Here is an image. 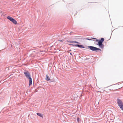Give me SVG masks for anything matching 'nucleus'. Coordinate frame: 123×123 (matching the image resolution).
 Here are the masks:
<instances>
[{"mask_svg": "<svg viewBox=\"0 0 123 123\" xmlns=\"http://www.w3.org/2000/svg\"><path fill=\"white\" fill-rule=\"evenodd\" d=\"M88 47L91 50L96 52H97L98 50H101L100 49L93 46H88Z\"/></svg>", "mask_w": 123, "mask_h": 123, "instance_id": "obj_1", "label": "nucleus"}, {"mask_svg": "<svg viewBox=\"0 0 123 123\" xmlns=\"http://www.w3.org/2000/svg\"><path fill=\"white\" fill-rule=\"evenodd\" d=\"M104 39L103 38H101L100 39L99 42H98V44H97L98 45L99 47L102 49H103L104 48V45L103 44V42L104 41Z\"/></svg>", "mask_w": 123, "mask_h": 123, "instance_id": "obj_2", "label": "nucleus"}, {"mask_svg": "<svg viewBox=\"0 0 123 123\" xmlns=\"http://www.w3.org/2000/svg\"><path fill=\"white\" fill-rule=\"evenodd\" d=\"M117 103L118 106L123 111V103L119 99H117Z\"/></svg>", "mask_w": 123, "mask_h": 123, "instance_id": "obj_3", "label": "nucleus"}, {"mask_svg": "<svg viewBox=\"0 0 123 123\" xmlns=\"http://www.w3.org/2000/svg\"><path fill=\"white\" fill-rule=\"evenodd\" d=\"M7 18L8 19L12 21L13 23L15 24H17V21L12 18L9 16L7 17Z\"/></svg>", "mask_w": 123, "mask_h": 123, "instance_id": "obj_4", "label": "nucleus"}, {"mask_svg": "<svg viewBox=\"0 0 123 123\" xmlns=\"http://www.w3.org/2000/svg\"><path fill=\"white\" fill-rule=\"evenodd\" d=\"M24 73L27 78L31 77L30 73L28 71H26L24 72Z\"/></svg>", "mask_w": 123, "mask_h": 123, "instance_id": "obj_5", "label": "nucleus"}, {"mask_svg": "<svg viewBox=\"0 0 123 123\" xmlns=\"http://www.w3.org/2000/svg\"><path fill=\"white\" fill-rule=\"evenodd\" d=\"M29 79V86H30L32 84V79L31 77L28 78Z\"/></svg>", "mask_w": 123, "mask_h": 123, "instance_id": "obj_6", "label": "nucleus"}, {"mask_svg": "<svg viewBox=\"0 0 123 123\" xmlns=\"http://www.w3.org/2000/svg\"><path fill=\"white\" fill-rule=\"evenodd\" d=\"M37 114L38 116L43 118V116L42 114L40 113H37Z\"/></svg>", "mask_w": 123, "mask_h": 123, "instance_id": "obj_7", "label": "nucleus"}, {"mask_svg": "<svg viewBox=\"0 0 123 123\" xmlns=\"http://www.w3.org/2000/svg\"><path fill=\"white\" fill-rule=\"evenodd\" d=\"M46 79L47 81H49L50 80V79L49 77L47 75H46Z\"/></svg>", "mask_w": 123, "mask_h": 123, "instance_id": "obj_8", "label": "nucleus"}, {"mask_svg": "<svg viewBox=\"0 0 123 123\" xmlns=\"http://www.w3.org/2000/svg\"><path fill=\"white\" fill-rule=\"evenodd\" d=\"M78 47L79 48H85V47L84 46H83V45H79L78 44Z\"/></svg>", "mask_w": 123, "mask_h": 123, "instance_id": "obj_9", "label": "nucleus"}, {"mask_svg": "<svg viewBox=\"0 0 123 123\" xmlns=\"http://www.w3.org/2000/svg\"><path fill=\"white\" fill-rule=\"evenodd\" d=\"M70 42L71 43H79L78 42L76 41H71Z\"/></svg>", "mask_w": 123, "mask_h": 123, "instance_id": "obj_10", "label": "nucleus"}, {"mask_svg": "<svg viewBox=\"0 0 123 123\" xmlns=\"http://www.w3.org/2000/svg\"><path fill=\"white\" fill-rule=\"evenodd\" d=\"M71 45L74 46H77L78 47V44H70Z\"/></svg>", "mask_w": 123, "mask_h": 123, "instance_id": "obj_11", "label": "nucleus"}, {"mask_svg": "<svg viewBox=\"0 0 123 123\" xmlns=\"http://www.w3.org/2000/svg\"><path fill=\"white\" fill-rule=\"evenodd\" d=\"M100 40H98L97 39H96V42H99V41Z\"/></svg>", "mask_w": 123, "mask_h": 123, "instance_id": "obj_12", "label": "nucleus"}, {"mask_svg": "<svg viewBox=\"0 0 123 123\" xmlns=\"http://www.w3.org/2000/svg\"><path fill=\"white\" fill-rule=\"evenodd\" d=\"M86 39L87 40H92V39H90L89 38H86Z\"/></svg>", "mask_w": 123, "mask_h": 123, "instance_id": "obj_13", "label": "nucleus"}, {"mask_svg": "<svg viewBox=\"0 0 123 123\" xmlns=\"http://www.w3.org/2000/svg\"><path fill=\"white\" fill-rule=\"evenodd\" d=\"M79 118H77V120L78 122V121H79Z\"/></svg>", "mask_w": 123, "mask_h": 123, "instance_id": "obj_14", "label": "nucleus"}, {"mask_svg": "<svg viewBox=\"0 0 123 123\" xmlns=\"http://www.w3.org/2000/svg\"><path fill=\"white\" fill-rule=\"evenodd\" d=\"M91 38L92 39H96V38H95L93 37V38Z\"/></svg>", "mask_w": 123, "mask_h": 123, "instance_id": "obj_15", "label": "nucleus"}, {"mask_svg": "<svg viewBox=\"0 0 123 123\" xmlns=\"http://www.w3.org/2000/svg\"><path fill=\"white\" fill-rule=\"evenodd\" d=\"M59 41H60V42H63V41L62 40H59Z\"/></svg>", "mask_w": 123, "mask_h": 123, "instance_id": "obj_16", "label": "nucleus"}, {"mask_svg": "<svg viewBox=\"0 0 123 123\" xmlns=\"http://www.w3.org/2000/svg\"><path fill=\"white\" fill-rule=\"evenodd\" d=\"M88 59L87 58L85 59V60H87Z\"/></svg>", "mask_w": 123, "mask_h": 123, "instance_id": "obj_17", "label": "nucleus"}, {"mask_svg": "<svg viewBox=\"0 0 123 123\" xmlns=\"http://www.w3.org/2000/svg\"><path fill=\"white\" fill-rule=\"evenodd\" d=\"M70 54L71 55H72V54L71 53H70Z\"/></svg>", "mask_w": 123, "mask_h": 123, "instance_id": "obj_18", "label": "nucleus"}]
</instances>
